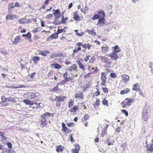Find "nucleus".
<instances>
[{"mask_svg":"<svg viewBox=\"0 0 153 153\" xmlns=\"http://www.w3.org/2000/svg\"><path fill=\"white\" fill-rule=\"evenodd\" d=\"M3 96L1 97L2 101L0 102L2 105L4 106H6L9 105V103L7 102V101H6L5 100L3 99Z\"/></svg>","mask_w":153,"mask_h":153,"instance_id":"nucleus-21","label":"nucleus"},{"mask_svg":"<svg viewBox=\"0 0 153 153\" xmlns=\"http://www.w3.org/2000/svg\"><path fill=\"white\" fill-rule=\"evenodd\" d=\"M40 60V58L38 56H33V60L34 62H37L39 61Z\"/></svg>","mask_w":153,"mask_h":153,"instance_id":"nucleus-39","label":"nucleus"},{"mask_svg":"<svg viewBox=\"0 0 153 153\" xmlns=\"http://www.w3.org/2000/svg\"><path fill=\"white\" fill-rule=\"evenodd\" d=\"M27 98L32 99L35 98L36 97L35 94L33 92H29L27 94Z\"/></svg>","mask_w":153,"mask_h":153,"instance_id":"nucleus-13","label":"nucleus"},{"mask_svg":"<svg viewBox=\"0 0 153 153\" xmlns=\"http://www.w3.org/2000/svg\"><path fill=\"white\" fill-rule=\"evenodd\" d=\"M26 88V86H24L22 85H19V86L18 87H13V88Z\"/></svg>","mask_w":153,"mask_h":153,"instance_id":"nucleus-50","label":"nucleus"},{"mask_svg":"<svg viewBox=\"0 0 153 153\" xmlns=\"http://www.w3.org/2000/svg\"><path fill=\"white\" fill-rule=\"evenodd\" d=\"M153 143L149 144L148 146H146V150L147 153H151L153 152V147L152 145Z\"/></svg>","mask_w":153,"mask_h":153,"instance_id":"nucleus-9","label":"nucleus"},{"mask_svg":"<svg viewBox=\"0 0 153 153\" xmlns=\"http://www.w3.org/2000/svg\"><path fill=\"white\" fill-rule=\"evenodd\" d=\"M75 97L76 98H79L80 99L83 100L84 99V94L83 93L81 92L76 93L75 94Z\"/></svg>","mask_w":153,"mask_h":153,"instance_id":"nucleus-12","label":"nucleus"},{"mask_svg":"<svg viewBox=\"0 0 153 153\" xmlns=\"http://www.w3.org/2000/svg\"><path fill=\"white\" fill-rule=\"evenodd\" d=\"M3 99L6 100V101L11 102V103H16L17 102V100L16 98L13 97L11 96L8 97H6L4 96H3Z\"/></svg>","mask_w":153,"mask_h":153,"instance_id":"nucleus-2","label":"nucleus"},{"mask_svg":"<svg viewBox=\"0 0 153 153\" xmlns=\"http://www.w3.org/2000/svg\"><path fill=\"white\" fill-rule=\"evenodd\" d=\"M53 14L54 15L55 17L56 20L57 19V18H60L62 15L61 14L60 10L59 9L56 10L53 9Z\"/></svg>","mask_w":153,"mask_h":153,"instance_id":"nucleus-7","label":"nucleus"},{"mask_svg":"<svg viewBox=\"0 0 153 153\" xmlns=\"http://www.w3.org/2000/svg\"><path fill=\"white\" fill-rule=\"evenodd\" d=\"M9 8L10 7L11 9H13L14 8L15 6H14V3H11L10 4L8 5Z\"/></svg>","mask_w":153,"mask_h":153,"instance_id":"nucleus-48","label":"nucleus"},{"mask_svg":"<svg viewBox=\"0 0 153 153\" xmlns=\"http://www.w3.org/2000/svg\"><path fill=\"white\" fill-rule=\"evenodd\" d=\"M150 113V109L149 106L146 105L142 112L143 118L144 121L147 120L149 117Z\"/></svg>","mask_w":153,"mask_h":153,"instance_id":"nucleus-1","label":"nucleus"},{"mask_svg":"<svg viewBox=\"0 0 153 153\" xmlns=\"http://www.w3.org/2000/svg\"><path fill=\"white\" fill-rule=\"evenodd\" d=\"M20 39L19 36H16L14 39V41H12L13 43L15 45H16L19 42Z\"/></svg>","mask_w":153,"mask_h":153,"instance_id":"nucleus-26","label":"nucleus"},{"mask_svg":"<svg viewBox=\"0 0 153 153\" xmlns=\"http://www.w3.org/2000/svg\"><path fill=\"white\" fill-rule=\"evenodd\" d=\"M39 53L43 56H45L47 55L48 53H49V52L48 51H40Z\"/></svg>","mask_w":153,"mask_h":153,"instance_id":"nucleus-23","label":"nucleus"},{"mask_svg":"<svg viewBox=\"0 0 153 153\" xmlns=\"http://www.w3.org/2000/svg\"><path fill=\"white\" fill-rule=\"evenodd\" d=\"M0 52L1 53L4 55L5 56H6V55H8L7 52L5 51H4L3 50H1L0 51Z\"/></svg>","mask_w":153,"mask_h":153,"instance_id":"nucleus-49","label":"nucleus"},{"mask_svg":"<svg viewBox=\"0 0 153 153\" xmlns=\"http://www.w3.org/2000/svg\"><path fill=\"white\" fill-rule=\"evenodd\" d=\"M51 66L55 69H59L61 68V66L57 63H53L51 64Z\"/></svg>","mask_w":153,"mask_h":153,"instance_id":"nucleus-22","label":"nucleus"},{"mask_svg":"<svg viewBox=\"0 0 153 153\" xmlns=\"http://www.w3.org/2000/svg\"><path fill=\"white\" fill-rule=\"evenodd\" d=\"M53 16V14H50L48 15H47L45 18L47 19H49L51 18Z\"/></svg>","mask_w":153,"mask_h":153,"instance_id":"nucleus-55","label":"nucleus"},{"mask_svg":"<svg viewBox=\"0 0 153 153\" xmlns=\"http://www.w3.org/2000/svg\"><path fill=\"white\" fill-rule=\"evenodd\" d=\"M66 97L65 96H61L56 97V99H55V100L57 101L58 102H61L64 101V100Z\"/></svg>","mask_w":153,"mask_h":153,"instance_id":"nucleus-14","label":"nucleus"},{"mask_svg":"<svg viewBox=\"0 0 153 153\" xmlns=\"http://www.w3.org/2000/svg\"><path fill=\"white\" fill-rule=\"evenodd\" d=\"M78 67L76 64H72L68 68H67V70L69 71V72H72L74 71H77L78 70Z\"/></svg>","mask_w":153,"mask_h":153,"instance_id":"nucleus-5","label":"nucleus"},{"mask_svg":"<svg viewBox=\"0 0 153 153\" xmlns=\"http://www.w3.org/2000/svg\"><path fill=\"white\" fill-rule=\"evenodd\" d=\"M105 21L104 18H99L97 25V26H101L105 24Z\"/></svg>","mask_w":153,"mask_h":153,"instance_id":"nucleus-11","label":"nucleus"},{"mask_svg":"<svg viewBox=\"0 0 153 153\" xmlns=\"http://www.w3.org/2000/svg\"><path fill=\"white\" fill-rule=\"evenodd\" d=\"M54 19L55 20V21L52 22V24H53L55 25H59L60 24V23L59 22H57V20H58L57 19L56 20L55 18Z\"/></svg>","mask_w":153,"mask_h":153,"instance_id":"nucleus-54","label":"nucleus"},{"mask_svg":"<svg viewBox=\"0 0 153 153\" xmlns=\"http://www.w3.org/2000/svg\"><path fill=\"white\" fill-rule=\"evenodd\" d=\"M138 83H136L134 84L133 86V88L132 90L134 91H137L138 89Z\"/></svg>","mask_w":153,"mask_h":153,"instance_id":"nucleus-32","label":"nucleus"},{"mask_svg":"<svg viewBox=\"0 0 153 153\" xmlns=\"http://www.w3.org/2000/svg\"><path fill=\"white\" fill-rule=\"evenodd\" d=\"M110 76L112 78H115L117 76V75L114 73H111L110 74Z\"/></svg>","mask_w":153,"mask_h":153,"instance_id":"nucleus-46","label":"nucleus"},{"mask_svg":"<svg viewBox=\"0 0 153 153\" xmlns=\"http://www.w3.org/2000/svg\"><path fill=\"white\" fill-rule=\"evenodd\" d=\"M121 146L123 148V150H125L126 148V143H123L121 144Z\"/></svg>","mask_w":153,"mask_h":153,"instance_id":"nucleus-53","label":"nucleus"},{"mask_svg":"<svg viewBox=\"0 0 153 153\" xmlns=\"http://www.w3.org/2000/svg\"><path fill=\"white\" fill-rule=\"evenodd\" d=\"M126 104L128 106L130 105L134 100L133 99L126 98L125 100Z\"/></svg>","mask_w":153,"mask_h":153,"instance_id":"nucleus-20","label":"nucleus"},{"mask_svg":"<svg viewBox=\"0 0 153 153\" xmlns=\"http://www.w3.org/2000/svg\"><path fill=\"white\" fill-rule=\"evenodd\" d=\"M99 18V15L97 14H95L91 18V19L94 20L95 19H98Z\"/></svg>","mask_w":153,"mask_h":153,"instance_id":"nucleus-36","label":"nucleus"},{"mask_svg":"<svg viewBox=\"0 0 153 153\" xmlns=\"http://www.w3.org/2000/svg\"><path fill=\"white\" fill-rule=\"evenodd\" d=\"M100 102V100L98 99H97L96 102H95V105H96L97 107H98L99 106V104Z\"/></svg>","mask_w":153,"mask_h":153,"instance_id":"nucleus-56","label":"nucleus"},{"mask_svg":"<svg viewBox=\"0 0 153 153\" xmlns=\"http://www.w3.org/2000/svg\"><path fill=\"white\" fill-rule=\"evenodd\" d=\"M91 56L90 55L87 56L84 59L85 61V62H87L88 60H89V57H91Z\"/></svg>","mask_w":153,"mask_h":153,"instance_id":"nucleus-59","label":"nucleus"},{"mask_svg":"<svg viewBox=\"0 0 153 153\" xmlns=\"http://www.w3.org/2000/svg\"><path fill=\"white\" fill-rule=\"evenodd\" d=\"M41 104V103H37L36 102H35V105H36V106H33V108H39L40 106V105Z\"/></svg>","mask_w":153,"mask_h":153,"instance_id":"nucleus-52","label":"nucleus"},{"mask_svg":"<svg viewBox=\"0 0 153 153\" xmlns=\"http://www.w3.org/2000/svg\"><path fill=\"white\" fill-rule=\"evenodd\" d=\"M58 33H55L51 35L50 37L47 38V41H51L53 39H56L58 38Z\"/></svg>","mask_w":153,"mask_h":153,"instance_id":"nucleus-10","label":"nucleus"},{"mask_svg":"<svg viewBox=\"0 0 153 153\" xmlns=\"http://www.w3.org/2000/svg\"><path fill=\"white\" fill-rule=\"evenodd\" d=\"M26 18L24 17V18H22L18 20V22L19 24H24L25 23V21L26 20Z\"/></svg>","mask_w":153,"mask_h":153,"instance_id":"nucleus-31","label":"nucleus"},{"mask_svg":"<svg viewBox=\"0 0 153 153\" xmlns=\"http://www.w3.org/2000/svg\"><path fill=\"white\" fill-rule=\"evenodd\" d=\"M101 61L102 62L105 63L107 65H110L111 64V60L106 57L101 56L100 57Z\"/></svg>","mask_w":153,"mask_h":153,"instance_id":"nucleus-3","label":"nucleus"},{"mask_svg":"<svg viewBox=\"0 0 153 153\" xmlns=\"http://www.w3.org/2000/svg\"><path fill=\"white\" fill-rule=\"evenodd\" d=\"M102 89L103 91L105 93H106L108 92V88H102Z\"/></svg>","mask_w":153,"mask_h":153,"instance_id":"nucleus-61","label":"nucleus"},{"mask_svg":"<svg viewBox=\"0 0 153 153\" xmlns=\"http://www.w3.org/2000/svg\"><path fill=\"white\" fill-rule=\"evenodd\" d=\"M62 16L61 18V22H59L60 23V24H64L66 23V21L64 19V15H62L61 16Z\"/></svg>","mask_w":153,"mask_h":153,"instance_id":"nucleus-37","label":"nucleus"},{"mask_svg":"<svg viewBox=\"0 0 153 153\" xmlns=\"http://www.w3.org/2000/svg\"><path fill=\"white\" fill-rule=\"evenodd\" d=\"M14 16V15H7L6 16V19L7 20H11L13 18V17Z\"/></svg>","mask_w":153,"mask_h":153,"instance_id":"nucleus-38","label":"nucleus"},{"mask_svg":"<svg viewBox=\"0 0 153 153\" xmlns=\"http://www.w3.org/2000/svg\"><path fill=\"white\" fill-rule=\"evenodd\" d=\"M99 18H105V13L104 11L102 10H99L97 12Z\"/></svg>","mask_w":153,"mask_h":153,"instance_id":"nucleus-15","label":"nucleus"},{"mask_svg":"<svg viewBox=\"0 0 153 153\" xmlns=\"http://www.w3.org/2000/svg\"><path fill=\"white\" fill-rule=\"evenodd\" d=\"M0 137H2L3 138H5V137L4 136V135H5V133L4 132H0Z\"/></svg>","mask_w":153,"mask_h":153,"instance_id":"nucleus-63","label":"nucleus"},{"mask_svg":"<svg viewBox=\"0 0 153 153\" xmlns=\"http://www.w3.org/2000/svg\"><path fill=\"white\" fill-rule=\"evenodd\" d=\"M87 32L90 34H91L94 36H95L96 35V33L94 31V29H92V30H87Z\"/></svg>","mask_w":153,"mask_h":153,"instance_id":"nucleus-30","label":"nucleus"},{"mask_svg":"<svg viewBox=\"0 0 153 153\" xmlns=\"http://www.w3.org/2000/svg\"><path fill=\"white\" fill-rule=\"evenodd\" d=\"M72 153H79V151L76 149H73L72 150Z\"/></svg>","mask_w":153,"mask_h":153,"instance_id":"nucleus-58","label":"nucleus"},{"mask_svg":"<svg viewBox=\"0 0 153 153\" xmlns=\"http://www.w3.org/2000/svg\"><path fill=\"white\" fill-rule=\"evenodd\" d=\"M76 63L77 64L80 69H82L83 71L85 70V68L84 66L79 61H77Z\"/></svg>","mask_w":153,"mask_h":153,"instance_id":"nucleus-19","label":"nucleus"},{"mask_svg":"<svg viewBox=\"0 0 153 153\" xmlns=\"http://www.w3.org/2000/svg\"><path fill=\"white\" fill-rule=\"evenodd\" d=\"M29 102L30 100H25L23 101V102L27 105H28Z\"/></svg>","mask_w":153,"mask_h":153,"instance_id":"nucleus-60","label":"nucleus"},{"mask_svg":"<svg viewBox=\"0 0 153 153\" xmlns=\"http://www.w3.org/2000/svg\"><path fill=\"white\" fill-rule=\"evenodd\" d=\"M106 128H104L101 132V136L103 137L106 134Z\"/></svg>","mask_w":153,"mask_h":153,"instance_id":"nucleus-35","label":"nucleus"},{"mask_svg":"<svg viewBox=\"0 0 153 153\" xmlns=\"http://www.w3.org/2000/svg\"><path fill=\"white\" fill-rule=\"evenodd\" d=\"M129 76L126 75H124L122 76V81L125 83H126L129 80Z\"/></svg>","mask_w":153,"mask_h":153,"instance_id":"nucleus-18","label":"nucleus"},{"mask_svg":"<svg viewBox=\"0 0 153 153\" xmlns=\"http://www.w3.org/2000/svg\"><path fill=\"white\" fill-rule=\"evenodd\" d=\"M64 148V147L61 146H57L56 147V151L58 152H62Z\"/></svg>","mask_w":153,"mask_h":153,"instance_id":"nucleus-28","label":"nucleus"},{"mask_svg":"<svg viewBox=\"0 0 153 153\" xmlns=\"http://www.w3.org/2000/svg\"><path fill=\"white\" fill-rule=\"evenodd\" d=\"M114 52L115 53H117L120 51V48L118 45H116L114 47Z\"/></svg>","mask_w":153,"mask_h":153,"instance_id":"nucleus-27","label":"nucleus"},{"mask_svg":"<svg viewBox=\"0 0 153 153\" xmlns=\"http://www.w3.org/2000/svg\"><path fill=\"white\" fill-rule=\"evenodd\" d=\"M108 56L111 57L112 60H117L118 58V56L116 53L113 52L112 53H110L108 55Z\"/></svg>","mask_w":153,"mask_h":153,"instance_id":"nucleus-8","label":"nucleus"},{"mask_svg":"<svg viewBox=\"0 0 153 153\" xmlns=\"http://www.w3.org/2000/svg\"><path fill=\"white\" fill-rule=\"evenodd\" d=\"M122 112L124 114H125L126 116H127L128 115V112L125 109H123L122 110Z\"/></svg>","mask_w":153,"mask_h":153,"instance_id":"nucleus-51","label":"nucleus"},{"mask_svg":"<svg viewBox=\"0 0 153 153\" xmlns=\"http://www.w3.org/2000/svg\"><path fill=\"white\" fill-rule=\"evenodd\" d=\"M22 37H25V38L26 39L27 38L29 39L31 38V34L29 32H28L27 34H23L22 35Z\"/></svg>","mask_w":153,"mask_h":153,"instance_id":"nucleus-24","label":"nucleus"},{"mask_svg":"<svg viewBox=\"0 0 153 153\" xmlns=\"http://www.w3.org/2000/svg\"><path fill=\"white\" fill-rule=\"evenodd\" d=\"M106 79L107 77L105 74L104 73H102L101 77V80L102 82L101 84L103 86L105 85Z\"/></svg>","mask_w":153,"mask_h":153,"instance_id":"nucleus-4","label":"nucleus"},{"mask_svg":"<svg viewBox=\"0 0 153 153\" xmlns=\"http://www.w3.org/2000/svg\"><path fill=\"white\" fill-rule=\"evenodd\" d=\"M51 115L52 116V117H53V114L45 112L41 116V119H47L50 117Z\"/></svg>","mask_w":153,"mask_h":153,"instance_id":"nucleus-6","label":"nucleus"},{"mask_svg":"<svg viewBox=\"0 0 153 153\" xmlns=\"http://www.w3.org/2000/svg\"><path fill=\"white\" fill-rule=\"evenodd\" d=\"M95 60V59L94 58V56H92L91 58V59L90 60V62L91 63H92L93 62H94Z\"/></svg>","mask_w":153,"mask_h":153,"instance_id":"nucleus-64","label":"nucleus"},{"mask_svg":"<svg viewBox=\"0 0 153 153\" xmlns=\"http://www.w3.org/2000/svg\"><path fill=\"white\" fill-rule=\"evenodd\" d=\"M74 104V101L72 100L68 102V107L69 108H70Z\"/></svg>","mask_w":153,"mask_h":153,"instance_id":"nucleus-43","label":"nucleus"},{"mask_svg":"<svg viewBox=\"0 0 153 153\" xmlns=\"http://www.w3.org/2000/svg\"><path fill=\"white\" fill-rule=\"evenodd\" d=\"M59 85L58 84V85L55 87L51 90V91L52 92H56L59 90V88L58 87Z\"/></svg>","mask_w":153,"mask_h":153,"instance_id":"nucleus-33","label":"nucleus"},{"mask_svg":"<svg viewBox=\"0 0 153 153\" xmlns=\"http://www.w3.org/2000/svg\"><path fill=\"white\" fill-rule=\"evenodd\" d=\"M78 109L79 108L77 106H74L73 108L70 110V111L71 112H76Z\"/></svg>","mask_w":153,"mask_h":153,"instance_id":"nucleus-29","label":"nucleus"},{"mask_svg":"<svg viewBox=\"0 0 153 153\" xmlns=\"http://www.w3.org/2000/svg\"><path fill=\"white\" fill-rule=\"evenodd\" d=\"M108 46L102 47V52H106L108 51Z\"/></svg>","mask_w":153,"mask_h":153,"instance_id":"nucleus-41","label":"nucleus"},{"mask_svg":"<svg viewBox=\"0 0 153 153\" xmlns=\"http://www.w3.org/2000/svg\"><path fill=\"white\" fill-rule=\"evenodd\" d=\"M75 148L74 149H76L77 150H78V151L80 150V146L79 144H76L75 145Z\"/></svg>","mask_w":153,"mask_h":153,"instance_id":"nucleus-57","label":"nucleus"},{"mask_svg":"<svg viewBox=\"0 0 153 153\" xmlns=\"http://www.w3.org/2000/svg\"><path fill=\"white\" fill-rule=\"evenodd\" d=\"M102 104L104 105H106L107 106H108V101L105 99H104L102 100Z\"/></svg>","mask_w":153,"mask_h":153,"instance_id":"nucleus-44","label":"nucleus"},{"mask_svg":"<svg viewBox=\"0 0 153 153\" xmlns=\"http://www.w3.org/2000/svg\"><path fill=\"white\" fill-rule=\"evenodd\" d=\"M130 91V90L128 88H127L125 90H122L120 92V94L123 95L124 94H126Z\"/></svg>","mask_w":153,"mask_h":153,"instance_id":"nucleus-25","label":"nucleus"},{"mask_svg":"<svg viewBox=\"0 0 153 153\" xmlns=\"http://www.w3.org/2000/svg\"><path fill=\"white\" fill-rule=\"evenodd\" d=\"M64 32L65 33V31L64 29H58V30L57 31V33H56L58 34H60L61 33Z\"/></svg>","mask_w":153,"mask_h":153,"instance_id":"nucleus-42","label":"nucleus"},{"mask_svg":"<svg viewBox=\"0 0 153 153\" xmlns=\"http://www.w3.org/2000/svg\"><path fill=\"white\" fill-rule=\"evenodd\" d=\"M68 75V73L67 72H66L63 75V77L65 79H67V76Z\"/></svg>","mask_w":153,"mask_h":153,"instance_id":"nucleus-62","label":"nucleus"},{"mask_svg":"<svg viewBox=\"0 0 153 153\" xmlns=\"http://www.w3.org/2000/svg\"><path fill=\"white\" fill-rule=\"evenodd\" d=\"M106 141L108 145H113L114 142V140L110 137L107 138Z\"/></svg>","mask_w":153,"mask_h":153,"instance_id":"nucleus-16","label":"nucleus"},{"mask_svg":"<svg viewBox=\"0 0 153 153\" xmlns=\"http://www.w3.org/2000/svg\"><path fill=\"white\" fill-rule=\"evenodd\" d=\"M76 33V35L79 36H82L84 35V33L83 32H81L80 33H78V30H75L74 31Z\"/></svg>","mask_w":153,"mask_h":153,"instance_id":"nucleus-40","label":"nucleus"},{"mask_svg":"<svg viewBox=\"0 0 153 153\" xmlns=\"http://www.w3.org/2000/svg\"><path fill=\"white\" fill-rule=\"evenodd\" d=\"M89 115L88 114H86L84 116V119L85 121H86L89 119Z\"/></svg>","mask_w":153,"mask_h":153,"instance_id":"nucleus-47","label":"nucleus"},{"mask_svg":"<svg viewBox=\"0 0 153 153\" xmlns=\"http://www.w3.org/2000/svg\"><path fill=\"white\" fill-rule=\"evenodd\" d=\"M73 18L76 21H79L80 20L79 16L75 13L73 14Z\"/></svg>","mask_w":153,"mask_h":153,"instance_id":"nucleus-34","label":"nucleus"},{"mask_svg":"<svg viewBox=\"0 0 153 153\" xmlns=\"http://www.w3.org/2000/svg\"><path fill=\"white\" fill-rule=\"evenodd\" d=\"M66 80H63L61 82H60L58 83L59 85H64L65 84L66 82L67 81Z\"/></svg>","mask_w":153,"mask_h":153,"instance_id":"nucleus-45","label":"nucleus"},{"mask_svg":"<svg viewBox=\"0 0 153 153\" xmlns=\"http://www.w3.org/2000/svg\"><path fill=\"white\" fill-rule=\"evenodd\" d=\"M41 125L42 127H45L48 123V121L46 119H41Z\"/></svg>","mask_w":153,"mask_h":153,"instance_id":"nucleus-17","label":"nucleus"}]
</instances>
